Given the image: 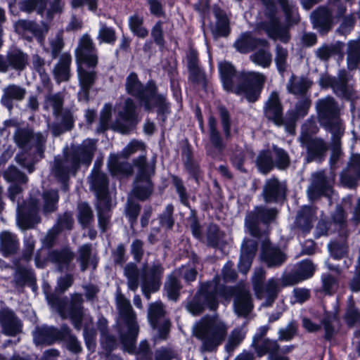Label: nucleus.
Segmentation results:
<instances>
[{
    "label": "nucleus",
    "mask_w": 360,
    "mask_h": 360,
    "mask_svg": "<svg viewBox=\"0 0 360 360\" xmlns=\"http://www.w3.org/2000/svg\"><path fill=\"white\" fill-rule=\"evenodd\" d=\"M224 87L227 91L244 96L250 102H255L259 97L265 78L260 73L255 72L235 74L233 65L226 61L219 64Z\"/></svg>",
    "instance_id": "obj_1"
},
{
    "label": "nucleus",
    "mask_w": 360,
    "mask_h": 360,
    "mask_svg": "<svg viewBox=\"0 0 360 360\" xmlns=\"http://www.w3.org/2000/svg\"><path fill=\"white\" fill-rule=\"evenodd\" d=\"M226 325L217 317L203 318L193 327L194 335L201 340V349L212 352L224 340L227 333Z\"/></svg>",
    "instance_id": "obj_2"
},
{
    "label": "nucleus",
    "mask_w": 360,
    "mask_h": 360,
    "mask_svg": "<svg viewBox=\"0 0 360 360\" xmlns=\"http://www.w3.org/2000/svg\"><path fill=\"white\" fill-rule=\"evenodd\" d=\"M126 89L132 96L139 98L143 103L146 109L150 110L156 106L158 111L165 113L167 110V105L165 98L161 95L155 94V87L153 84H149L146 89H143L137 76L131 73L126 81Z\"/></svg>",
    "instance_id": "obj_3"
},
{
    "label": "nucleus",
    "mask_w": 360,
    "mask_h": 360,
    "mask_svg": "<svg viewBox=\"0 0 360 360\" xmlns=\"http://www.w3.org/2000/svg\"><path fill=\"white\" fill-rule=\"evenodd\" d=\"M92 189L98 198L97 208L98 211L99 224L104 231L108 222L109 199L107 192V179L104 174L94 169L89 178Z\"/></svg>",
    "instance_id": "obj_4"
},
{
    "label": "nucleus",
    "mask_w": 360,
    "mask_h": 360,
    "mask_svg": "<svg viewBox=\"0 0 360 360\" xmlns=\"http://www.w3.org/2000/svg\"><path fill=\"white\" fill-rule=\"evenodd\" d=\"M317 109L321 122L333 134L335 139H339L343 134L344 128L338 116V109L332 98H326L317 103Z\"/></svg>",
    "instance_id": "obj_5"
},
{
    "label": "nucleus",
    "mask_w": 360,
    "mask_h": 360,
    "mask_svg": "<svg viewBox=\"0 0 360 360\" xmlns=\"http://www.w3.org/2000/svg\"><path fill=\"white\" fill-rule=\"evenodd\" d=\"M116 300L120 316L125 320L128 328V334L122 338V341L125 349L129 352H133L134 345L139 332L138 327L134 322V314L129 301L122 295L117 294Z\"/></svg>",
    "instance_id": "obj_6"
},
{
    "label": "nucleus",
    "mask_w": 360,
    "mask_h": 360,
    "mask_svg": "<svg viewBox=\"0 0 360 360\" xmlns=\"http://www.w3.org/2000/svg\"><path fill=\"white\" fill-rule=\"evenodd\" d=\"M116 300L120 316L125 320L128 328V334L122 338V341L125 349L129 352H133L134 345L139 332L138 327L134 322V314L129 301L122 295L117 294Z\"/></svg>",
    "instance_id": "obj_7"
},
{
    "label": "nucleus",
    "mask_w": 360,
    "mask_h": 360,
    "mask_svg": "<svg viewBox=\"0 0 360 360\" xmlns=\"http://www.w3.org/2000/svg\"><path fill=\"white\" fill-rule=\"evenodd\" d=\"M134 165L138 169V174L133 192L138 198L144 200L152 192V184L149 178L154 172V167L146 162L144 156H140L136 160Z\"/></svg>",
    "instance_id": "obj_8"
},
{
    "label": "nucleus",
    "mask_w": 360,
    "mask_h": 360,
    "mask_svg": "<svg viewBox=\"0 0 360 360\" xmlns=\"http://www.w3.org/2000/svg\"><path fill=\"white\" fill-rule=\"evenodd\" d=\"M145 145L143 142L134 140L126 146L120 155H111L108 161V167L111 174L112 175L131 174V167L128 163L121 161V156L127 158L136 152L143 151Z\"/></svg>",
    "instance_id": "obj_9"
},
{
    "label": "nucleus",
    "mask_w": 360,
    "mask_h": 360,
    "mask_svg": "<svg viewBox=\"0 0 360 360\" xmlns=\"http://www.w3.org/2000/svg\"><path fill=\"white\" fill-rule=\"evenodd\" d=\"M264 278V271L262 269H257L253 277V284L257 297L259 299H265L266 302L263 305L268 306L274 300L281 288L284 286L283 285V282L281 285L278 280L271 278L263 288L261 286V284Z\"/></svg>",
    "instance_id": "obj_10"
},
{
    "label": "nucleus",
    "mask_w": 360,
    "mask_h": 360,
    "mask_svg": "<svg viewBox=\"0 0 360 360\" xmlns=\"http://www.w3.org/2000/svg\"><path fill=\"white\" fill-rule=\"evenodd\" d=\"M268 329L269 328L267 326L260 327L258 333L253 338L252 345L254 346L257 354L259 356H263L266 353H269V358L271 360H288L285 357L274 356V354L278 349L276 342L269 340H262V338L266 333Z\"/></svg>",
    "instance_id": "obj_11"
},
{
    "label": "nucleus",
    "mask_w": 360,
    "mask_h": 360,
    "mask_svg": "<svg viewBox=\"0 0 360 360\" xmlns=\"http://www.w3.org/2000/svg\"><path fill=\"white\" fill-rule=\"evenodd\" d=\"M118 115L117 125L122 133L127 131L128 127L134 125L136 122L135 105L130 98H127L124 102L120 103L116 106Z\"/></svg>",
    "instance_id": "obj_12"
},
{
    "label": "nucleus",
    "mask_w": 360,
    "mask_h": 360,
    "mask_svg": "<svg viewBox=\"0 0 360 360\" xmlns=\"http://www.w3.org/2000/svg\"><path fill=\"white\" fill-rule=\"evenodd\" d=\"M220 293L226 299L229 298L226 293L234 295V309L238 315L245 316L251 311L253 307L251 297L249 292L244 288H238L236 290L224 289Z\"/></svg>",
    "instance_id": "obj_13"
},
{
    "label": "nucleus",
    "mask_w": 360,
    "mask_h": 360,
    "mask_svg": "<svg viewBox=\"0 0 360 360\" xmlns=\"http://www.w3.org/2000/svg\"><path fill=\"white\" fill-rule=\"evenodd\" d=\"M96 65L86 63H78V77L81 90L78 94L79 99L87 101L89 91L96 79V72L87 70V68H94Z\"/></svg>",
    "instance_id": "obj_14"
},
{
    "label": "nucleus",
    "mask_w": 360,
    "mask_h": 360,
    "mask_svg": "<svg viewBox=\"0 0 360 360\" xmlns=\"http://www.w3.org/2000/svg\"><path fill=\"white\" fill-rule=\"evenodd\" d=\"M39 206L38 202L33 198L27 205L18 207L17 223L20 229H27L39 221L37 216Z\"/></svg>",
    "instance_id": "obj_15"
},
{
    "label": "nucleus",
    "mask_w": 360,
    "mask_h": 360,
    "mask_svg": "<svg viewBox=\"0 0 360 360\" xmlns=\"http://www.w3.org/2000/svg\"><path fill=\"white\" fill-rule=\"evenodd\" d=\"M164 310L162 304L159 302L151 304L148 310V319L154 328H158L160 332L162 338H165V334L169 328V321L162 319Z\"/></svg>",
    "instance_id": "obj_16"
},
{
    "label": "nucleus",
    "mask_w": 360,
    "mask_h": 360,
    "mask_svg": "<svg viewBox=\"0 0 360 360\" xmlns=\"http://www.w3.org/2000/svg\"><path fill=\"white\" fill-rule=\"evenodd\" d=\"M276 215V211L275 210H266L261 207L257 208L256 210L255 216L251 214H249L246 219V226L249 230L250 234L253 236H258V221L260 220L264 223H268L273 220Z\"/></svg>",
    "instance_id": "obj_17"
},
{
    "label": "nucleus",
    "mask_w": 360,
    "mask_h": 360,
    "mask_svg": "<svg viewBox=\"0 0 360 360\" xmlns=\"http://www.w3.org/2000/svg\"><path fill=\"white\" fill-rule=\"evenodd\" d=\"M76 55L77 63L97 64V56L93 46L92 40L88 35L85 34L81 38Z\"/></svg>",
    "instance_id": "obj_18"
},
{
    "label": "nucleus",
    "mask_w": 360,
    "mask_h": 360,
    "mask_svg": "<svg viewBox=\"0 0 360 360\" xmlns=\"http://www.w3.org/2000/svg\"><path fill=\"white\" fill-rule=\"evenodd\" d=\"M360 179V155H353L347 169L341 174V183L347 187H353Z\"/></svg>",
    "instance_id": "obj_19"
},
{
    "label": "nucleus",
    "mask_w": 360,
    "mask_h": 360,
    "mask_svg": "<svg viewBox=\"0 0 360 360\" xmlns=\"http://www.w3.org/2000/svg\"><path fill=\"white\" fill-rule=\"evenodd\" d=\"M315 271L314 265L309 260L302 262L297 271L296 275H288L283 278V285H292L300 281L311 277Z\"/></svg>",
    "instance_id": "obj_20"
},
{
    "label": "nucleus",
    "mask_w": 360,
    "mask_h": 360,
    "mask_svg": "<svg viewBox=\"0 0 360 360\" xmlns=\"http://www.w3.org/2000/svg\"><path fill=\"white\" fill-rule=\"evenodd\" d=\"M162 273V269L160 266H155L146 272L142 284V290L144 295L149 298L150 293L158 290L160 287V277Z\"/></svg>",
    "instance_id": "obj_21"
},
{
    "label": "nucleus",
    "mask_w": 360,
    "mask_h": 360,
    "mask_svg": "<svg viewBox=\"0 0 360 360\" xmlns=\"http://www.w3.org/2000/svg\"><path fill=\"white\" fill-rule=\"evenodd\" d=\"M262 259L268 266L271 267L281 264L285 257L280 250L271 247L268 241H264L262 245Z\"/></svg>",
    "instance_id": "obj_22"
},
{
    "label": "nucleus",
    "mask_w": 360,
    "mask_h": 360,
    "mask_svg": "<svg viewBox=\"0 0 360 360\" xmlns=\"http://www.w3.org/2000/svg\"><path fill=\"white\" fill-rule=\"evenodd\" d=\"M95 141L91 139H87L84 141L82 146L78 149L77 153L73 157L72 169H75L79 162L86 164L91 162L95 150Z\"/></svg>",
    "instance_id": "obj_23"
},
{
    "label": "nucleus",
    "mask_w": 360,
    "mask_h": 360,
    "mask_svg": "<svg viewBox=\"0 0 360 360\" xmlns=\"http://www.w3.org/2000/svg\"><path fill=\"white\" fill-rule=\"evenodd\" d=\"M340 81L334 83L333 79L329 77L322 78L321 79V85L331 86L334 91L340 96L349 98L352 94V89L347 84L348 79L345 71H341L339 75Z\"/></svg>",
    "instance_id": "obj_24"
},
{
    "label": "nucleus",
    "mask_w": 360,
    "mask_h": 360,
    "mask_svg": "<svg viewBox=\"0 0 360 360\" xmlns=\"http://www.w3.org/2000/svg\"><path fill=\"white\" fill-rule=\"evenodd\" d=\"M0 323L4 333L8 335H14L21 329L19 321L15 317L13 313L8 309L0 311Z\"/></svg>",
    "instance_id": "obj_25"
},
{
    "label": "nucleus",
    "mask_w": 360,
    "mask_h": 360,
    "mask_svg": "<svg viewBox=\"0 0 360 360\" xmlns=\"http://www.w3.org/2000/svg\"><path fill=\"white\" fill-rule=\"evenodd\" d=\"M285 191V186L276 179H269L266 181L264 189V196L266 202L278 200L283 198Z\"/></svg>",
    "instance_id": "obj_26"
},
{
    "label": "nucleus",
    "mask_w": 360,
    "mask_h": 360,
    "mask_svg": "<svg viewBox=\"0 0 360 360\" xmlns=\"http://www.w3.org/2000/svg\"><path fill=\"white\" fill-rule=\"evenodd\" d=\"M266 116L271 120L275 124L280 126L283 124L281 117V107L276 93H272L266 103Z\"/></svg>",
    "instance_id": "obj_27"
},
{
    "label": "nucleus",
    "mask_w": 360,
    "mask_h": 360,
    "mask_svg": "<svg viewBox=\"0 0 360 360\" xmlns=\"http://www.w3.org/2000/svg\"><path fill=\"white\" fill-rule=\"evenodd\" d=\"M255 250L256 245L252 240H248L243 244L238 267L243 274L249 270Z\"/></svg>",
    "instance_id": "obj_28"
},
{
    "label": "nucleus",
    "mask_w": 360,
    "mask_h": 360,
    "mask_svg": "<svg viewBox=\"0 0 360 360\" xmlns=\"http://www.w3.org/2000/svg\"><path fill=\"white\" fill-rule=\"evenodd\" d=\"M219 292L215 286L212 283L205 284L201 288V292L199 294L198 301H203L210 309L214 310L218 306L217 297Z\"/></svg>",
    "instance_id": "obj_29"
},
{
    "label": "nucleus",
    "mask_w": 360,
    "mask_h": 360,
    "mask_svg": "<svg viewBox=\"0 0 360 360\" xmlns=\"http://www.w3.org/2000/svg\"><path fill=\"white\" fill-rule=\"evenodd\" d=\"M15 141L20 146H25L27 144L34 145L39 150L45 141L44 136L41 133L30 134L25 131H20L15 135Z\"/></svg>",
    "instance_id": "obj_30"
},
{
    "label": "nucleus",
    "mask_w": 360,
    "mask_h": 360,
    "mask_svg": "<svg viewBox=\"0 0 360 360\" xmlns=\"http://www.w3.org/2000/svg\"><path fill=\"white\" fill-rule=\"evenodd\" d=\"M59 338L56 330L51 327L44 326L37 328L34 333V340L36 344H52Z\"/></svg>",
    "instance_id": "obj_31"
},
{
    "label": "nucleus",
    "mask_w": 360,
    "mask_h": 360,
    "mask_svg": "<svg viewBox=\"0 0 360 360\" xmlns=\"http://www.w3.org/2000/svg\"><path fill=\"white\" fill-rule=\"evenodd\" d=\"M257 46H261L262 49L251 56L252 62L262 67L269 66L271 62V55L266 47V42L259 40Z\"/></svg>",
    "instance_id": "obj_32"
},
{
    "label": "nucleus",
    "mask_w": 360,
    "mask_h": 360,
    "mask_svg": "<svg viewBox=\"0 0 360 360\" xmlns=\"http://www.w3.org/2000/svg\"><path fill=\"white\" fill-rule=\"evenodd\" d=\"M25 90L16 85H9L4 89L3 103L9 109L11 108V100H21L24 98Z\"/></svg>",
    "instance_id": "obj_33"
},
{
    "label": "nucleus",
    "mask_w": 360,
    "mask_h": 360,
    "mask_svg": "<svg viewBox=\"0 0 360 360\" xmlns=\"http://www.w3.org/2000/svg\"><path fill=\"white\" fill-rule=\"evenodd\" d=\"M311 18L314 26L321 27L326 30L330 27V13L327 8H319L311 14Z\"/></svg>",
    "instance_id": "obj_34"
},
{
    "label": "nucleus",
    "mask_w": 360,
    "mask_h": 360,
    "mask_svg": "<svg viewBox=\"0 0 360 360\" xmlns=\"http://www.w3.org/2000/svg\"><path fill=\"white\" fill-rule=\"evenodd\" d=\"M143 24V18L138 14H134L129 18V27L131 32L140 38H145L148 34Z\"/></svg>",
    "instance_id": "obj_35"
},
{
    "label": "nucleus",
    "mask_w": 360,
    "mask_h": 360,
    "mask_svg": "<svg viewBox=\"0 0 360 360\" xmlns=\"http://www.w3.org/2000/svg\"><path fill=\"white\" fill-rule=\"evenodd\" d=\"M259 40L253 39L250 34H243L235 43L236 49L241 53H247L251 51L254 46H257Z\"/></svg>",
    "instance_id": "obj_36"
},
{
    "label": "nucleus",
    "mask_w": 360,
    "mask_h": 360,
    "mask_svg": "<svg viewBox=\"0 0 360 360\" xmlns=\"http://www.w3.org/2000/svg\"><path fill=\"white\" fill-rule=\"evenodd\" d=\"M348 68L354 69L360 63V41H351L349 44V51L347 56Z\"/></svg>",
    "instance_id": "obj_37"
},
{
    "label": "nucleus",
    "mask_w": 360,
    "mask_h": 360,
    "mask_svg": "<svg viewBox=\"0 0 360 360\" xmlns=\"http://www.w3.org/2000/svg\"><path fill=\"white\" fill-rule=\"evenodd\" d=\"M265 30L269 37L274 39H280L285 42L288 40V34L285 30H281L276 20L272 19L270 26H266Z\"/></svg>",
    "instance_id": "obj_38"
},
{
    "label": "nucleus",
    "mask_w": 360,
    "mask_h": 360,
    "mask_svg": "<svg viewBox=\"0 0 360 360\" xmlns=\"http://www.w3.org/2000/svg\"><path fill=\"white\" fill-rule=\"evenodd\" d=\"M70 63V56L68 54L63 56V60L58 64L54 70V74L58 82L66 81L69 77L68 65Z\"/></svg>",
    "instance_id": "obj_39"
},
{
    "label": "nucleus",
    "mask_w": 360,
    "mask_h": 360,
    "mask_svg": "<svg viewBox=\"0 0 360 360\" xmlns=\"http://www.w3.org/2000/svg\"><path fill=\"white\" fill-rule=\"evenodd\" d=\"M43 199V210L45 213L51 212L56 210L58 200V195L56 191H50L44 193Z\"/></svg>",
    "instance_id": "obj_40"
},
{
    "label": "nucleus",
    "mask_w": 360,
    "mask_h": 360,
    "mask_svg": "<svg viewBox=\"0 0 360 360\" xmlns=\"http://www.w3.org/2000/svg\"><path fill=\"white\" fill-rule=\"evenodd\" d=\"M307 148L309 155L312 160L324 153L326 150V146L321 139H313L308 143Z\"/></svg>",
    "instance_id": "obj_41"
},
{
    "label": "nucleus",
    "mask_w": 360,
    "mask_h": 360,
    "mask_svg": "<svg viewBox=\"0 0 360 360\" xmlns=\"http://www.w3.org/2000/svg\"><path fill=\"white\" fill-rule=\"evenodd\" d=\"M181 288L176 278L172 275L168 278L165 285V290L170 300H176L179 297V291Z\"/></svg>",
    "instance_id": "obj_42"
},
{
    "label": "nucleus",
    "mask_w": 360,
    "mask_h": 360,
    "mask_svg": "<svg viewBox=\"0 0 360 360\" xmlns=\"http://www.w3.org/2000/svg\"><path fill=\"white\" fill-rule=\"evenodd\" d=\"M46 4V0H26L20 3V9L26 12L36 10L39 13H41Z\"/></svg>",
    "instance_id": "obj_43"
},
{
    "label": "nucleus",
    "mask_w": 360,
    "mask_h": 360,
    "mask_svg": "<svg viewBox=\"0 0 360 360\" xmlns=\"http://www.w3.org/2000/svg\"><path fill=\"white\" fill-rule=\"evenodd\" d=\"M245 331L243 328L235 329L231 334L226 348L228 351H232L243 340Z\"/></svg>",
    "instance_id": "obj_44"
},
{
    "label": "nucleus",
    "mask_w": 360,
    "mask_h": 360,
    "mask_svg": "<svg viewBox=\"0 0 360 360\" xmlns=\"http://www.w3.org/2000/svg\"><path fill=\"white\" fill-rule=\"evenodd\" d=\"M257 167L264 174L269 172L274 167L273 160L268 152L262 153L257 158Z\"/></svg>",
    "instance_id": "obj_45"
},
{
    "label": "nucleus",
    "mask_w": 360,
    "mask_h": 360,
    "mask_svg": "<svg viewBox=\"0 0 360 360\" xmlns=\"http://www.w3.org/2000/svg\"><path fill=\"white\" fill-rule=\"evenodd\" d=\"M9 64L15 69H22L27 62L26 56L20 51H15L8 56Z\"/></svg>",
    "instance_id": "obj_46"
},
{
    "label": "nucleus",
    "mask_w": 360,
    "mask_h": 360,
    "mask_svg": "<svg viewBox=\"0 0 360 360\" xmlns=\"http://www.w3.org/2000/svg\"><path fill=\"white\" fill-rule=\"evenodd\" d=\"M317 176L319 177L321 182H316L314 185L309 188L308 195L310 199H313L314 198V192L316 190H319L321 193L326 195H328L331 191L330 184H328V185H325V180L323 179V174L319 173Z\"/></svg>",
    "instance_id": "obj_47"
},
{
    "label": "nucleus",
    "mask_w": 360,
    "mask_h": 360,
    "mask_svg": "<svg viewBox=\"0 0 360 360\" xmlns=\"http://www.w3.org/2000/svg\"><path fill=\"white\" fill-rule=\"evenodd\" d=\"M125 275L128 278V286L131 290L138 288V272L134 264H129L125 268Z\"/></svg>",
    "instance_id": "obj_48"
},
{
    "label": "nucleus",
    "mask_w": 360,
    "mask_h": 360,
    "mask_svg": "<svg viewBox=\"0 0 360 360\" xmlns=\"http://www.w3.org/2000/svg\"><path fill=\"white\" fill-rule=\"evenodd\" d=\"M72 258V254L69 250H63L61 252H53L49 255V259L59 265L68 264Z\"/></svg>",
    "instance_id": "obj_49"
},
{
    "label": "nucleus",
    "mask_w": 360,
    "mask_h": 360,
    "mask_svg": "<svg viewBox=\"0 0 360 360\" xmlns=\"http://www.w3.org/2000/svg\"><path fill=\"white\" fill-rule=\"evenodd\" d=\"M310 83L305 79H292L288 86L290 92L298 94H303L309 86Z\"/></svg>",
    "instance_id": "obj_50"
},
{
    "label": "nucleus",
    "mask_w": 360,
    "mask_h": 360,
    "mask_svg": "<svg viewBox=\"0 0 360 360\" xmlns=\"http://www.w3.org/2000/svg\"><path fill=\"white\" fill-rule=\"evenodd\" d=\"M281 5L289 22H296L299 20L297 10L294 6L286 0H281Z\"/></svg>",
    "instance_id": "obj_51"
},
{
    "label": "nucleus",
    "mask_w": 360,
    "mask_h": 360,
    "mask_svg": "<svg viewBox=\"0 0 360 360\" xmlns=\"http://www.w3.org/2000/svg\"><path fill=\"white\" fill-rule=\"evenodd\" d=\"M0 240L2 247L8 251H12L15 249L17 240L15 236L8 231H4L0 234Z\"/></svg>",
    "instance_id": "obj_52"
},
{
    "label": "nucleus",
    "mask_w": 360,
    "mask_h": 360,
    "mask_svg": "<svg viewBox=\"0 0 360 360\" xmlns=\"http://www.w3.org/2000/svg\"><path fill=\"white\" fill-rule=\"evenodd\" d=\"M314 215V211L310 207H304L302 212L298 214L297 223L299 226H302V221L306 223V229H309V222Z\"/></svg>",
    "instance_id": "obj_53"
},
{
    "label": "nucleus",
    "mask_w": 360,
    "mask_h": 360,
    "mask_svg": "<svg viewBox=\"0 0 360 360\" xmlns=\"http://www.w3.org/2000/svg\"><path fill=\"white\" fill-rule=\"evenodd\" d=\"M328 248L331 257L335 259H340L346 255L347 247L344 244L331 243Z\"/></svg>",
    "instance_id": "obj_54"
},
{
    "label": "nucleus",
    "mask_w": 360,
    "mask_h": 360,
    "mask_svg": "<svg viewBox=\"0 0 360 360\" xmlns=\"http://www.w3.org/2000/svg\"><path fill=\"white\" fill-rule=\"evenodd\" d=\"M274 151L276 158V166L279 169H284L289 165V157L288 154L283 150L275 147Z\"/></svg>",
    "instance_id": "obj_55"
},
{
    "label": "nucleus",
    "mask_w": 360,
    "mask_h": 360,
    "mask_svg": "<svg viewBox=\"0 0 360 360\" xmlns=\"http://www.w3.org/2000/svg\"><path fill=\"white\" fill-rule=\"evenodd\" d=\"M98 37L102 41L106 43H112L115 41L114 30L104 25L99 30Z\"/></svg>",
    "instance_id": "obj_56"
},
{
    "label": "nucleus",
    "mask_w": 360,
    "mask_h": 360,
    "mask_svg": "<svg viewBox=\"0 0 360 360\" xmlns=\"http://www.w3.org/2000/svg\"><path fill=\"white\" fill-rule=\"evenodd\" d=\"M297 326L295 323H290L285 328L279 330V338L282 340H290L295 335Z\"/></svg>",
    "instance_id": "obj_57"
},
{
    "label": "nucleus",
    "mask_w": 360,
    "mask_h": 360,
    "mask_svg": "<svg viewBox=\"0 0 360 360\" xmlns=\"http://www.w3.org/2000/svg\"><path fill=\"white\" fill-rule=\"evenodd\" d=\"M91 219V212L86 203H82L79 205V220L83 225L87 224Z\"/></svg>",
    "instance_id": "obj_58"
},
{
    "label": "nucleus",
    "mask_w": 360,
    "mask_h": 360,
    "mask_svg": "<svg viewBox=\"0 0 360 360\" xmlns=\"http://www.w3.org/2000/svg\"><path fill=\"white\" fill-rule=\"evenodd\" d=\"M62 98L60 95H54L47 98L46 101V107H51L54 114L57 115L60 111L62 107Z\"/></svg>",
    "instance_id": "obj_59"
},
{
    "label": "nucleus",
    "mask_w": 360,
    "mask_h": 360,
    "mask_svg": "<svg viewBox=\"0 0 360 360\" xmlns=\"http://www.w3.org/2000/svg\"><path fill=\"white\" fill-rule=\"evenodd\" d=\"M5 178L8 181H20L25 183L27 177L18 172L15 167L9 168L4 174Z\"/></svg>",
    "instance_id": "obj_60"
},
{
    "label": "nucleus",
    "mask_w": 360,
    "mask_h": 360,
    "mask_svg": "<svg viewBox=\"0 0 360 360\" xmlns=\"http://www.w3.org/2000/svg\"><path fill=\"white\" fill-rule=\"evenodd\" d=\"M15 30L20 34H23L24 31H30L32 33L35 32L34 24L30 21L20 20L15 23Z\"/></svg>",
    "instance_id": "obj_61"
},
{
    "label": "nucleus",
    "mask_w": 360,
    "mask_h": 360,
    "mask_svg": "<svg viewBox=\"0 0 360 360\" xmlns=\"http://www.w3.org/2000/svg\"><path fill=\"white\" fill-rule=\"evenodd\" d=\"M229 23L226 18L219 20L217 23L214 33L217 36L225 37L229 34Z\"/></svg>",
    "instance_id": "obj_62"
},
{
    "label": "nucleus",
    "mask_w": 360,
    "mask_h": 360,
    "mask_svg": "<svg viewBox=\"0 0 360 360\" xmlns=\"http://www.w3.org/2000/svg\"><path fill=\"white\" fill-rule=\"evenodd\" d=\"M286 58L287 51L282 48L278 47L276 49V63L280 71H283L285 69Z\"/></svg>",
    "instance_id": "obj_63"
},
{
    "label": "nucleus",
    "mask_w": 360,
    "mask_h": 360,
    "mask_svg": "<svg viewBox=\"0 0 360 360\" xmlns=\"http://www.w3.org/2000/svg\"><path fill=\"white\" fill-rule=\"evenodd\" d=\"M309 297V292L307 289L297 288L294 290V302L302 303Z\"/></svg>",
    "instance_id": "obj_64"
}]
</instances>
